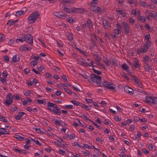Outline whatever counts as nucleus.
Returning a JSON list of instances; mask_svg holds the SVG:
<instances>
[{
	"mask_svg": "<svg viewBox=\"0 0 157 157\" xmlns=\"http://www.w3.org/2000/svg\"><path fill=\"white\" fill-rule=\"evenodd\" d=\"M20 50L22 51H27L28 50V48L25 47L24 46H22L20 47Z\"/></svg>",
	"mask_w": 157,
	"mask_h": 157,
	"instance_id": "nucleus-34",
	"label": "nucleus"
},
{
	"mask_svg": "<svg viewBox=\"0 0 157 157\" xmlns=\"http://www.w3.org/2000/svg\"><path fill=\"white\" fill-rule=\"evenodd\" d=\"M139 2L140 5L141 6L143 7H145L147 5L146 2L140 0Z\"/></svg>",
	"mask_w": 157,
	"mask_h": 157,
	"instance_id": "nucleus-27",
	"label": "nucleus"
},
{
	"mask_svg": "<svg viewBox=\"0 0 157 157\" xmlns=\"http://www.w3.org/2000/svg\"><path fill=\"white\" fill-rule=\"evenodd\" d=\"M82 152L84 155L86 156H87L89 155L90 154H89V151L87 150L86 151H82Z\"/></svg>",
	"mask_w": 157,
	"mask_h": 157,
	"instance_id": "nucleus-54",
	"label": "nucleus"
},
{
	"mask_svg": "<svg viewBox=\"0 0 157 157\" xmlns=\"http://www.w3.org/2000/svg\"><path fill=\"white\" fill-rule=\"evenodd\" d=\"M136 83L137 84L138 86L140 88H142L143 87L142 83L141 82L139 81V80Z\"/></svg>",
	"mask_w": 157,
	"mask_h": 157,
	"instance_id": "nucleus-55",
	"label": "nucleus"
},
{
	"mask_svg": "<svg viewBox=\"0 0 157 157\" xmlns=\"http://www.w3.org/2000/svg\"><path fill=\"white\" fill-rule=\"evenodd\" d=\"M18 19L16 20H9L6 24L10 25H13L14 24H15V23H16L18 21Z\"/></svg>",
	"mask_w": 157,
	"mask_h": 157,
	"instance_id": "nucleus-15",
	"label": "nucleus"
},
{
	"mask_svg": "<svg viewBox=\"0 0 157 157\" xmlns=\"http://www.w3.org/2000/svg\"><path fill=\"white\" fill-rule=\"evenodd\" d=\"M151 97V96L150 97H149L148 96H146L145 97V99H146V101H145L148 103H150Z\"/></svg>",
	"mask_w": 157,
	"mask_h": 157,
	"instance_id": "nucleus-43",
	"label": "nucleus"
},
{
	"mask_svg": "<svg viewBox=\"0 0 157 157\" xmlns=\"http://www.w3.org/2000/svg\"><path fill=\"white\" fill-rule=\"evenodd\" d=\"M97 64L102 67L104 69H106V68H105V67L104 66L103 64L101 63L100 62H98L97 63Z\"/></svg>",
	"mask_w": 157,
	"mask_h": 157,
	"instance_id": "nucleus-51",
	"label": "nucleus"
},
{
	"mask_svg": "<svg viewBox=\"0 0 157 157\" xmlns=\"http://www.w3.org/2000/svg\"><path fill=\"white\" fill-rule=\"evenodd\" d=\"M24 13V11H17L15 14V15L17 16H20L21 15L23 14Z\"/></svg>",
	"mask_w": 157,
	"mask_h": 157,
	"instance_id": "nucleus-28",
	"label": "nucleus"
},
{
	"mask_svg": "<svg viewBox=\"0 0 157 157\" xmlns=\"http://www.w3.org/2000/svg\"><path fill=\"white\" fill-rule=\"evenodd\" d=\"M9 130L6 128H0V136L2 134H9Z\"/></svg>",
	"mask_w": 157,
	"mask_h": 157,
	"instance_id": "nucleus-11",
	"label": "nucleus"
},
{
	"mask_svg": "<svg viewBox=\"0 0 157 157\" xmlns=\"http://www.w3.org/2000/svg\"><path fill=\"white\" fill-rule=\"evenodd\" d=\"M102 24L104 26H108L109 24L108 21L106 20L103 21Z\"/></svg>",
	"mask_w": 157,
	"mask_h": 157,
	"instance_id": "nucleus-52",
	"label": "nucleus"
},
{
	"mask_svg": "<svg viewBox=\"0 0 157 157\" xmlns=\"http://www.w3.org/2000/svg\"><path fill=\"white\" fill-rule=\"evenodd\" d=\"M133 65L135 68H137L140 67L139 64V62L136 58H135L134 63H133Z\"/></svg>",
	"mask_w": 157,
	"mask_h": 157,
	"instance_id": "nucleus-14",
	"label": "nucleus"
},
{
	"mask_svg": "<svg viewBox=\"0 0 157 157\" xmlns=\"http://www.w3.org/2000/svg\"><path fill=\"white\" fill-rule=\"evenodd\" d=\"M114 33L117 35H119L120 34L121 35V32L119 29H115L114 30Z\"/></svg>",
	"mask_w": 157,
	"mask_h": 157,
	"instance_id": "nucleus-38",
	"label": "nucleus"
},
{
	"mask_svg": "<svg viewBox=\"0 0 157 157\" xmlns=\"http://www.w3.org/2000/svg\"><path fill=\"white\" fill-rule=\"evenodd\" d=\"M93 148L95 149V150H96V151H98V155H101V151H100V150L99 149H98V148H96L94 146H93Z\"/></svg>",
	"mask_w": 157,
	"mask_h": 157,
	"instance_id": "nucleus-53",
	"label": "nucleus"
},
{
	"mask_svg": "<svg viewBox=\"0 0 157 157\" xmlns=\"http://www.w3.org/2000/svg\"><path fill=\"white\" fill-rule=\"evenodd\" d=\"M59 1L61 2V3H63V4L67 3H73L75 1V0H59Z\"/></svg>",
	"mask_w": 157,
	"mask_h": 157,
	"instance_id": "nucleus-17",
	"label": "nucleus"
},
{
	"mask_svg": "<svg viewBox=\"0 0 157 157\" xmlns=\"http://www.w3.org/2000/svg\"><path fill=\"white\" fill-rule=\"evenodd\" d=\"M115 87L116 86L114 84H111L110 82L106 88L109 89L113 90L115 88Z\"/></svg>",
	"mask_w": 157,
	"mask_h": 157,
	"instance_id": "nucleus-18",
	"label": "nucleus"
},
{
	"mask_svg": "<svg viewBox=\"0 0 157 157\" xmlns=\"http://www.w3.org/2000/svg\"><path fill=\"white\" fill-rule=\"evenodd\" d=\"M138 19L139 21L142 22H145L146 21V17L144 16H141L139 15H138Z\"/></svg>",
	"mask_w": 157,
	"mask_h": 157,
	"instance_id": "nucleus-16",
	"label": "nucleus"
},
{
	"mask_svg": "<svg viewBox=\"0 0 157 157\" xmlns=\"http://www.w3.org/2000/svg\"><path fill=\"white\" fill-rule=\"evenodd\" d=\"M48 109L49 111H52L56 114L60 115L61 114L60 109L59 107H57L55 104L51 102L50 101L48 102Z\"/></svg>",
	"mask_w": 157,
	"mask_h": 157,
	"instance_id": "nucleus-2",
	"label": "nucleus"
},
{
	"mask_svg": "<svg viewBox=\"0 0 157 157\" xmlns=\"http://www.w3.org/2000/svg\"><path fill=\"white\" fill-rule=\"evenodd\" d=\"M53 14L56 16L62 19H64L67 16V15L61 11L54 12L53 13Z\"/></svg>",
	"mask_w": 157,
	"mask_h": 157,
	"instance_id": "nucleus-6",
	"label": "nucleus"
},
{
	"mask_svg": "<svg viewBox=\"0 0 157 157\" xmlns=\"http://www.w3.org/2000/svg\"><path fill=\"white\" fill-rule=\"evenodd\" d=\"M64 90L66 92H67L69 94L71 95L72 94V92L69 89L66 88H64Z\"/></svg>",
	"mask_w": 157,
	"mask_h": 157,
	"instance_id": "nucleus-36",
	"label": "nucleus"
},
{
	"mask_svg": "<svg viewBox=\"0 0 157 157\" xmlns=\"http://www.w3.org/2000/svg\"><path fill=\"white\" fill-rule=\"evenodd\" d=\"M121 26L124 29V30L125 33L126 34L129 32V27L128 24L125 23L124 21H123L121 23Z\"/></svg>",
	"mask_w": 157,
	"mask_h": 157,
	"instance_id": "nucleus-8",
	"label": "nucleus"
},
{
	"mask_svg": "<svg viewBox=\"0 0 157 157\" xmlns=\"http://www.w3.org/2000/svg\"><path fill=\"white\" fill-rule=\"evenodd\" d=\"M14 137L16 138L17 140L19 141H22L24 139V138L23 137L21 136L18 135H14Z\"/></svg>",
	"mask_w": 157,
	"mask_h": 157,
	"instance_id": "nucleus-21",
	"label": "nucleus"
},
{
	"mask_svg": "<svg viewBox=\"0 0 157 157\" xmlns=\"http://www.w3.org/2000/svg\"><path fill=\"white\" fill-rule=\"evenodd\" d=\"M129 23H131L132 25L133 24L134 22V19L132 18H129Z\"/></svg>",
	"mask_w": 157,
	"mask_h": 157,
	"instance_id": "nucleus-58",
	"label": "nucleus"
},
{
	"mask_svg": "<svg viewBox=\"0 0 157 157\" xmlns=\"http://www.w3.org/2000/svg\"><path fill=\"white\" fill-rule=\"evenodd\" d=\"M124 91L129 94H134V91L132 89L129 87L127 86H125L124 87Z\"/></svg>",
	"mask_w": 157,
	"mask_h": 157,
	"instance_id": "nucleus-10",
	"label": "nucleus"
},
{
	"mask_svg": "<svg viewBox=\"0 0 157 157\" xmlns=\"http://www.w3.org/2000/svg\"><path fill=\"white\" fill-rule=\"evenodd\" d=\"M92 123L95 125L96 126V127L97 128H98L100 130H101L102 129V127L99 125L97 123H96L94 122H93L92 121V122H91Z\"/></svg>",
	"mask_w": 157,
	"mask_h": 157,
	"instance_id": "nucleus-44",
	"label": "nucleus"
},
{
	"mask_svg": "<svg viewBox=\"0 0 157 157\" xmlns=\"http://www.w3.org/2000/svg\"><path fill=\"white\" fill-rule=\"evenodd\" d=\"M3 58L4 59V61L6 63H8L9 61V58L8 56L6 55L4 56Z\"/></svg>",
	"mask_w": 157,
	"mask_h": 157,
	"instance_id": "nucleus-48",
	"label": "nucleus"
},
{
	"mask_svg": "<svg viewBox=\"0 0 157 157\" xmlns=\"http://www.w3.org/2000/svg\"><path fill=\"white\" fill-rule=\"evenodd\" d=\"M142 151L145 154H147L149 153V152L145 148L143 149Z\"/></svg>",
	"mask_w": 157,
	"mask_h": 157,
	"instance_id": "nucleus-64",
	"label": "nucleus"
},
{
	"mask_svg": "<svg viewBox=\"0 0 157 157\" xmlns=\"http://www.w3.org/2000/svg\"><path fill=\"white\" fill-rule=\"evenodd\" d=\"M92 69L95 73H96L98 75H100L101 74V72H100L99 71H98L97 70H96L93 67L92 68Z\"/></svg>",
	"mask_w": 157,
	"mask_h": 157,
	"instance_id": "nucleus-42",
	"label": "nucleus"
},
{
	"mask_svg": "<svg viewBox=\"0 0 157 157\" xmlns=\"http://www.w3.org/2000/svg\"><path fill=\"white\" fill-rule=\"evenodd\" d=\"M39 16L38 12H35L28 17V20L31 21V22L32 23H34L36 19Z\"/></svg>",
	"mask_w": 157,
	"mask_h": 157,
	"instance_id": "nucleus-4",
	"label": "nucleus"
},
{
	"mask_svg": "<svg viewBox=\"0 0 157 157\" xmlns=\"http://www.w3.org/2000/svg\"><path fill=\"white\" fill-rule=\"evenodd\" d=\"M90 41L91 42L90 43V46L91 48H93L96 44L92 39Z\"/></svg>",
	"mask_w": 157,
	"mask_h": 157,
	"instance_id": "nucleus-26",
	"label": "nucleus"
},
{
	"mask_svg": "<svg viewBox=\"0 0 157 157\" xmlns=\"http://www.w3.org/2000/svg\"><path fill=\"white\" fill-rule=\"evenodd\" d=\"M144 38H145V39L146 40H149V39L151 38V36H150V35L149 34H148L144 36Z\"/></svg>",
	"mask_w": 157,
	"mask_h": 157,
	"instance_id": "nucleus-49",
	"label": "nucleus"
},
{
	"mask_svg": "<svg viewBox=\"0 0 157 157\" xmlns=\"http://www.w3.org/2000/svg\"><path fill=\"white\" fill-rule=\"evenodd\" d=\"M148 13L149 15V16L153 18L155 17V15L156 14V12L154 11H153L151 12H148Z\"/></svg>",
	"mask_w": 157,
	"mask_h": 157,
	"instance_id": "nucleus-24",
	"label": "nucleus"
},
{
	"mask_svg": "<svg viewBox=\"0 0 157 157\" xmlns=\"http://www.w3.org/2000/svg\"><path fill=\"white\" fill-rule=\"evenodd\" d=\"M148 47H147L145 45H144L142 46V50H141L142 52H146L147 50L148 49Z\"/></svg>",
	"mask_w": 157,
	"mask_h": 157,
	"instance_id": "nucleus-29",
	"label": "nucleus"
},
{
	"mask_svg": "<svg viewBox=\"0 0 157 157\" xmlns=\"http://www.w3.org/2000/svg\"><path fill=\"white\" fill-rule=\"evenodd\" d=\"M90 10L95 13H100L102 12L101 8L94 5V6H91L90 8Z\"/></svg>",
	"mask_w": 157,
	"mask_h": 157,
	"instance_id": "nucleus-7",
	"label": "nucleus"
},
{
	"mask_svg": "<svg viewBox=\"0 0 157 157\" xmlns=\"http://www.w3.org/2000/svg\"><path fill=\"white\" fill-rule=\"evenodd\" d=\"M112 62L113 65L114 66H117V60L116 59L114 58L112 59Z\"/></svg>",
	"mask_w": 157,
	"mask_h": 157,
	"instance_id": "nucleus-37",
	"label": "nucleus"
},
{
	"mask_svg": "<svg viewBox=\"0 0 157 157\" xmlns=\"http://www.w3.org/2000/svg\"><path fill=\"white\" fill-rule=\"evenodd\" d=\"M127 2L130 4L135 5L136 4L134 0H129Z\"/></svg>",
	"mask_w": 157,
	"mask_h": 157,
	"instance_id": "nucleus-61",
	"label": "nucleus"
},
{
	"mask_svg": "<svg viewBox=\"0 0 157 157\" xmlns=\"http://www.w3.org/2000/svg\"><path fill=\"white\" fill-rule=\"evenodd\" d=\"M32 94L31 93V91L30 90H28L27 91H26L24 93V94L25 96H30V94Z\"/></svg>",
	"mask_w": 157,
	"mask_h": 157,
	"instance_id": "nucleus-50",
	"label": "nucleus"
},
{
	"mask_svg": "<svg viewBox=\"0 0 157 157\" xmlns=\"http://www.w3.org/2000/svg\"><path fill=\"white\" fill-rule=\"evenodd\" d=\"M80 106L82 108L84 109L85 110L88 111L90 110L91 109V106H88L82 103H81V104L80 105Z\"/></svg>",
	"mask_w": 157,
	"mask_h": 157,
	"instance_id": "nucleus-12",
	"label": "nucleus"
},
{
	"mask_svg": "<svg viewBox=\"0 0 157 157\" xmlns=\"http://www.w3.org/2000/svg\"><path fill=\"white\" fill-rule=\"evenodd\" d=\"M24 71L26 73L28 74L30 73V70L29 68H26L24 69Z\"/></svg>",
	"mask_w": 157,
	"mask_h": 157,
	"instance_id": "nucleus-60",
	"label": "nucleus"
},
{
	"mask_svg": "<svg viewBox=\"0 0 157 157\" xmlns=\"http://www.w3.org/2000/svg\"><path fill=\"white\" fill-rule=\"evenodd\" d=\"M71 102L74 105H76V106H78L79 105L81 104V103H80V102L76 101H73L72 100L71 101Z\"/></svg>",
	"mask_w": 157,
	"mask_h": 157,
	"instance_id": "nucleus-32",
	"label": "nucleus"
},
{
	"mask_svg": "<svg viewBox=\"0 0 157 157\" xmlns=\"http://www.w3.org/2000/svg\"><path fill=\"white\" fill-rule=\"evenodd\" d=\"M77 61L78 64L82 66L86 67L87 65V62L83 58H80L79 59H77Z\"/></svg>",
	"mask_w": 157,
	"mask_h": 157,
	"instance_id": "nucleus-9",
	"label": "nucleus"
},
{
	"mask_svg": "<svg viewBox=\"0 0 157 157\" xmlns=\"http://www.w3.org/2000/svg\"><path fill=\"white\" fill-rule=\"evenodd\" d=\"M75 135H74V136H73L72 135H71V134L70 135H67V137L70 139L71 140L73 139L75 137Z\"/></svg>",
	"mask_w": 157,
	"mask_h": 157,
	"instance_id": "nucleus-56",
	"label": "nucleus"
},
{
	"mask_svg": "<svg viewBox=\"0 0 157 157\" xmlns=\"http://www.w3.org/2000/svg\"><path fill=\"white\" fill-rule=\"evenodd\" d=\"M6 98L7 99L8 98L10 100H11V99H13V98L12 97V96L11 93H10L6 97Z\"/></svg>",
	"mask_w": 157,
	"mask_h": 157,
	"instance_id": "nucleus-46",
	"label": "nucleus"
},
{
	"mask_svg": "<svg viewBox=\"0 0 157 157\" xmlns=\"http://www.w3.org/2000/svg\"><path fill=\"white\" fill-rule=\"evenodd\" d=\"M58 151L59 153L62 155H64L65 153L64 151L62 150L60 148L59 149Z\"/></svg>",
	"mask_w": 157,
	"mask_h": 157,
	"instance_id": "nucleus-57",
	"label": "nucleus"
},
{
	"mask_svg": "<svg viewBox=\"0 0 157 157\" xmlns=\"http://www.w3.org/2000/svg\"><path fill=\"white\" fill-rule=\"evenodd\" d=\"M0 119H2L1 120L3 121V122H6L8 121L7 119L4 117H3L1 115H0Z\"/></svg>",
	"mask_w": 157,
	"mask_h": 157,
	"instance_id": "nucleus-47",
	"label": "nucleus"
},
{
	"mask_svg": "<svg viewBox=\"0 0 157 157\" xmlns=\"http://www.w3.org/2000/svg\"><path fill=\"white\" fill-rule=\"evenodd\" d=\"M146 63V65L144 66V69L146 71L149 72L150 70L151 69V67L149 64H147Z\"/></svg>",
	"mask_w": 157,
	"mask_h": 157,
	"instance_id": "nucleus-23",
	"label": "nucleus"
},
{
	"mask_svg": "<svg viewBox=\"0 0 157 157\" xmlns=\"http://www.w3.org/2000/svg\"><path fill=\"white\" fill-rule=\"evenodd\" d=\"M121 75L123 77H124V78L126 80H129L130 78L128 77L126 75V74L124 72H122L121 74Z\"/></svg>",
	"mask_w": 157,
	"mask_h": 157,
	"instance_id": "nucleus-35",
	"label": "nucleus"
},
{
	"mask_svg": "<svg viewBox=\"0 0 157 157\" xmlns=\"http://www.w3.org/2000/svg\"><path fill=\"white\" fill-rule=\"evenodd\" d=\"M109 82L107 81H104L102 83V85H100V86H104L106 88L107 87V86H108V85L109 84Z\"/></svg>",
	"mask_w": 157,
	"mask_h": 157,
	"instance_id": "nucleus-30",
	"label": "nucleus"
},
{
	"mask_svg": "<svg viewBox=\"0 0 157 157\" xmlns=\"http://www.w3.org/2000/svg\"><path fill=\"white\" fill-rule=\"evenodd\" d=\"M52 121L55 124L60 126H62L61 124L60 121L56 119H54L52 120Z\"/></svg>",
	"mask_w": 157,
	"mask_h": 157,
	"instance_id": "nucleus-25",
	"label": "nucleus"
},
{
	"mask_svg": "<svg viewBox=\"0 0 157 157\" xmlns=\"http://www.w3.org/2000/svg\"><path fill=\"white\" fill-rule=\"evenodd\" d=\"M132 14L136 15H140V13L138 10L136 9H133L132 11Z\"/></svg>",
	"mask_w": 157,
	"mask_h": 157,
	"instance_id": "nucleus-22",
	"label": "nucleus"
},
{
	"mask_svg": "<svg viewBox=\"0 0 157 157\" xmlns=\"http://www.w3.org/2000/svg\"><path fill=\"white\" fill-rule=\"evenodd\" d=\"M20 60V58L19 55H15L13 56L12 61L14 62H17Z\"/></svg>",
	"mask_w": 157,
	"mask_h": 157,
	"instance_id": "nucleus-13",
	"label": "nucleus"
},
{
	"mask_svg": "<svg viewBox=\"0 0 157 157\" xmlns=\"http://www.w3.org/2000/svg\"><path fill=\"white\" fill-rule=\"evenodd\" d=\"M87 22L88 24V27L89 28H92L93 27L92 23L91 20L89 18L87 19Z\"/></svg>",
	"mask_w": 157,
	"mask_h": 157,
	"instance_id": "nucleus-20",
	"label": "nucleus"
},
{
	"mask_svg": "<svg viewBox=\"0 0 157 157\" xmlns=\"http://www.w3.org/2000/svg\"><path fill=\"white\" fill-rule=\"evenodd\" d=\"M5 102L6 105H9L13 102L12 99H11V100H7L5 101Z\"/></svg>",
	"mask_w": 157,
	"mask_h": 157,
	"instance_id": "nucleus-33",
	"label": "nucleus"
},
{
	"mask_svg": "<svg viewBox=\"0 0 157 157\" xmlns=\"http://www.w3.org/2000/svg\"><path fill=\"white\" fill-rule=\"evenodd\" d=\"M68 38L69 40H72L73 39V37L71 34H70L68 35Z\"/></svg>",
	"mask_w": 157,
	"mask_h": 157,
	"instance_id": "nucleus-63",
	"label": "nucleus"
},
{
	"mask_svg": "<svg viewBox=\"0 0 157 157\" xmlns=\"http://www.w3.org/2000/svg\"><path fill=\"white\" fill-rule=\"evenodd\" d=\"M33 37L31 34H27L26 35L22 34L21 36H20L16 40V41H20L21 42L25 41L31 44L33 43Z\"/></svg>",
	"mask_w": 157,
	"mask_h": 157,
	"instance_id": "nucleus-1",
	"label": "nucleus"
},
{
	"mask_svg": "<svg viewBox=\"0 0 157 157\" xmlns=\"http://www.w3.org/2000/svg\"><path fill=\"white\" fill-rule=\"evenodd\" d=\"M67 21L69 23H71L73 22L74 20L72 19V18L71 17H68L67 18Z\"/></svg>",
	"mask_w": 157,
	"mask_h": 157,
	"instance_id": "nucleus-59",
	"label": "nucleus"
},
{
	"mask_svg": "<svg viewBox=\"0 0 157 157\" xmlns=\"http://www.w3.org/2000/svg\"><path fill=\"white\" fill-rule=\"evenodd\" d=\"M94 56H96V57L95 58V61L98 63V62L101 60L100 57H99L98 55H94Z\"/></svg>",
	"mask_w": 157,
	"mask_h": 157,
	"instance_id": "nucleus-45",
	"label": "nucleus"
},
{
	"mask_svg": "<svg viewBox=\"0 0 157 157\" xmlns=\"http://www.w3.org/2000/svg\"><path fill=\"white\" fill-rule=\"evenodd\" d=\"M98 3V0H93L90 2V5L91 6H94L95 5L97 4Z\"/></svg>",
	"mask_w": 157,
	"mask_h": 157,
	"instance_id": "nucleus-31",
	"label": "nucleus"
},
{
	"mask_svg": "<svg viewBox=\"0 0 157 157\" xmlns=\"http://www.w3.org/2000/svg\"><path fill=\"white\" fill-rule=\"evenodd\" d=\"M121 67L122 69L125 71L127 70L129 68L128 66L127 65V64L125 63L122 64Z\"/></svg>",
	"mask_w": 157,
	"mask_h": 157,
	"instance_id": "nucleus-19",
	"label": "nucleus"
},
{
	"mask_svg": "<svg viewBox=\"0 0 157 157\" xmlns=\"http://www.w3.org/2000/svg\"><path fill=\"white\" fill-rule=\"evenodd\" d=\"M63 10L68 13H71V12L79 13L81 12V10L79 8H75L74 7L71 8H68L66 7H64L63 9Z\"/></svg>",
	"mask_w": 157,
	"mask_h": 157,
	"instance_id": "nucleus-5",
	"label": "nucleus"
},
{
	"mask_svg": "<svg viewBox=\"0 0 157 157\" xmlns=\"http://www.w3.org/2000/svg\"><path fill=\"white\" fill-rule=\"evenodd\" d=\"M151 44V42L149 40H146V42L145 44V45L147 47L149 48L150 47Z\"/></svg>",
	"mask_w": 157,
	"mask_h": 157,
	"instance_id": "nucleus-41",
	"label": "nucleus"
},
{
	"mask_svg": "<svg viewBox=\"0 0 157 157\" xmlns=\"http://www.w3.org/2000/svg\"><path fill=\"white\" fill-rule=\"evenodd\" d=\"M155 97H151V102L153 104H155Z\"/></svg>",
	"mask_w": 157,
	"mask_h": 157,
	"instance_id": "nucleus-62",
	"label": "nucleus"
},
{
	"mask_svg": "<svg viewBox=\"0 0 157 157\" xmlns=\"http://www.w3.org/2000/svg\"><path fill=\"white\" fill-rule=\"evenodd\" d=\"M90 78L94 82L96 83L98 85H101V78L100 76H97L94 74H91L90 75Z\"/></svg>",
	"mask_w": 157,
	"mask_h": 157,
	"instance_id": "nucleus-3",
	"label": "nucleus"
},
{
	"mask_svg": "<svg viewBox=\"0 0 157 157\" xmlns=\"http://www.w3.org/2000/svg\"><path fill=\"white\" fill-rule=\"evenodd\" d=\"M39 59V57H38V55H37V56H35L34 55H32L30 57V59H34L36 60H38Z\"/></svg>",
	"mask_w": 157,
	"mask_h": 157,
	"instance_id": "nucleus-40",
	"label": "nucleus"
},
{
	"mask_svg": "<svg viewBox=\"0 0 157 157\" xmlns=\"http://www.w3.org/2000/svg\"><path fill=\"white\" fill-rule=\"evenodd\" d=\"M131 77L133 78L132 80H134V82L136 83L139 80V79L135 75H133Z\"/></svg>",
	"mask_w": 157,
	"mask_h": 157,
	"instance_id": "nucleus-39",
	"label": "nucleus"
}]
</instances>
